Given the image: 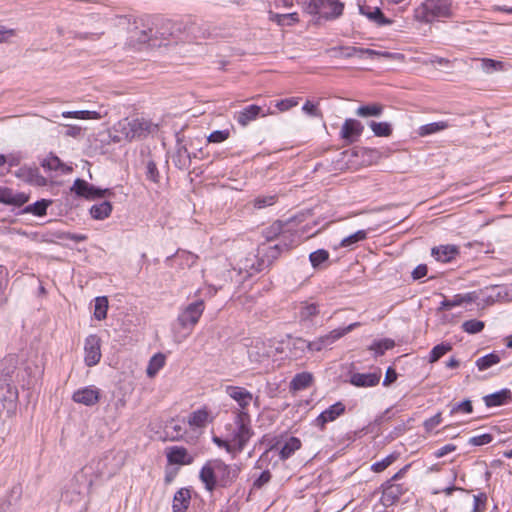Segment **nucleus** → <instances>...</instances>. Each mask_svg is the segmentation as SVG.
Segmentation results:
<instances>
[{"mask_svg": "<svg viewBox=\"0 0 512 512\" xmlns=\"http://www.w3.org/2000/svg\"><path fill=\"white\" fill-rule=\"evenodd\" d=\"M151 122L143 118H124L113 125L110 137L113 142H131L146 137L151 130Z\"/></svg>", "mask_w": 512, "mask_h": 512, "instance_id": "f257e3e1", "label": "nucleus"}, {"mask_svg": "<svg viewBox=\"0 0 512 512\" xmlns=\"http://www.w3.org/2000/svg\"><path fill=\"white\" fill-rule=\"evenodd\" d=\"M205 310V304L203 300H197L193 303L188 304L178 314L176 323L174 325L175 337L182 341L191 335L194 327L199 322L203 312Z\"/></svg>", "mask_w": 512, "mask_h": 512, "instance_id": "f03ea898", "label": "nucleus"}, {"mask_svg": "<svg viewBox=\"0 0 512 512\" xmlns=\"http://www.w3.org/2000/svg\"><path fill=\"white\" fill-rule=\"evenodd\" d=\"M454 15L453 0H424L414 10V18L421 23H433Z\"/></svg>", "mask_w": 512, "mask_h": 512, "instance_id": "7ed1b4c3", "label": "nucleus"}, {"mask_svg": "<svg viewBox=\"0 0 512 512\" xmlns=\"http://www.w3.org/2000/svg\"><path fill=\"white\" fill-rule=\"evenodd\" d=\"M304 10L310 15H318L326 21H333L343 15L345 4L340 0H305Z\"/></svg>", "mask_w": 512, "mask_h": 512, "instance_id": "20e7f679", "label": "nucleus"}, {"mask_svg": "<svg viewBox=\"0 0 512 512\" xmlns=\"http://www.w3.org/2000/svg\"><path fill=\"white\" fill-rule=\"evenodd\" d=\"M17 365L18 357L15 354H9L0 360V381H3V385L0 384V390L6 388V393L2 395L3 400L15 402L18 399L17 388L7 382L15 372Z\"/></svg>", "mask_w": 512, "mask_h": 512, "instance_id": "39448f33", "label": "nucleus"}, {"mask_svg": "<svg viewBox=\"0 0 512 512\" xmlns=\"http://www.w3.org/2000/svg\"><path fill=\"white\" fill-rule=\"evenodd\" d=\"M252 435L250 415L246 411H239L235 417V429L230 434L231 442L237 453L245 448Z\"/></svg>", "mask_w": 512, "mask_h": 512, "instance_id": "423d86ee", "label": "nucleus"}, {"mask_svg": "<svg viewBox=\"0 0 512 512\" xmlns=\"http://www.w3.org/2000/svg\"><path fill=\"white\" fill-rule=\"evenodd\" d=\"M71 191L80 197H84L88 200H95L98 198L110 197L114 193L110 189H101L89 184L83 179H76Z\"/></svg>", "mask_w": 512, "mask_h": 512, "instance_id": "0eeeda50", "label": "nucleus"}, {"mask_svg": "<svg viewBox=\"0 0 512 512\" xmlns=\"http://www.w3.org/2000/svg\"><path fill=\"white\" fill-rule=\"evenodd\" d=\"M217 482L220 487L231 486L239 476L241 468L237 464L228 465L220 459H215Z\"/></svg>", "mask_w": 512, "mask_h": 512, "instance_id": "6e6552de", "label": "nucleus"}, {"mask_svg": "<svg viewBox=\"0 0 512 512\" xmlns=\"http://www.w3.org/2000/svg\"><path fill=\"white\" fill-rule=\"evenodd\" d=\"M193 26V23L190 21H171L166 20L161 24L159 30L156 31L157 34L163 39L168 38H180L183 34L189 32Z\"/></svg>", "mask_w": 512, "mask_h": 512, "instance_id": "1a4fd4ad", "label": "nucleus"}, {"mask_svg": "<svg viewBox=\"0 0 512 512\" xmlns=\"http://www.w3.org/2000/svg\"><path fill=\"white\" fill-rule=\"evenodd\" d=\"M84 361L88 367L95 366L101 359V339L96 334H90L85 339Z\"/></svg>", "mask_w": 512, "mask_h": 512, "instance_id": "9d476101", "label": "nucleus"}, {"mask_svg": "<svg viewBox=\"0 0 512 512\" xmlns=\"http://www.w3.org/2000/svg\"><path fill=\"white\" fill-rule=\"evenodd\" d=\"M100 397L101 390L90 385L76 390L72 395V400L85 406H94L99 402Z\"/></svg>", "mask_w": 512, "mask_h": 512, "instance_id": "9b49d317", "label": "nucleus"}, {"mask_svg": "<svg viewBox=\"0 0 512 512\" xmlns=\"http://www.w3.org/2000/svg\"><path fill=\"white\" fill-rule=\"evenodd\" d=\"M363 130L364 126L360 121L348 118L341 127L340 137L346 144H352L359 139Z\"/></svg>", "mask_w": 512, "mask_h": 512, "instance_id": "f8f14e48", "label": "nucleus"}, {"mask_svg": "<svg viewBox=\"0 0 512 512\" xmlns=\"http://www.w3.org/2000/svg\"><path fill=\"white\" fill-rule=\"evenodd\" d=\"M382 488L381 502L386 507L394 505L405 492L401 484L392 483L391 481H386Z\"/></svg>", "mask_w": 512, "mask_h": 512, "instance_id": "ddd939ff", "label": "nucleus"}, {"mask_svg": "<svg viewBox=\"0 0 512 512\" xmlns=\"http://www.w3.org/2000/svg\"><path fill=\"white\" fill-rule=\"evenodd\" d=\"M292 246L293 240H290L289 242L277 243L273 246H260L259 253L262 254L261 258H264L266 261V268L269 267L284 250H289Z\"/></svg>", "mask_w": 512, "mask_h": 512, "instance_id": "4468645a", "label": "nucleus"}, {"mask_svg": "<svg viewBox=\"0 0 512 512\" xmlns=\"http://www.w3.org/2000/svg\"><path fill=\"white\" fill-rule=\"evenodd\" d=\"M266 241L278 240V243L289 242L292 236L284 231V224L281 221H275L270 226L266 227L262 232Z\"/></svg>", "mask_w": 512, "mask_h": 512, "instance_id": "2eb2a0df", "label": "nucleus"}, {"mask_svg": "<svg viewBox=\"0 0 512 512\" xmlns=\"http://www.w3.org/2000/svg\"><path fill=\"white\" fill-rule=\"evenodd\" d=\"M215 459L205 463L199 473L200 480L204 483L205 489L209 492L215 490L218 485L215 469Z\"/></svg>", "mask_w": 512, "mask_h": 512, "instance_id": "dca6fc26", "label": "nucleus"}, {"mask_svg": "<svg viewBox=\"0 0 512 512\" xmlns=\"http://www.w3.org/2000/svg\"><path fill=\"white\" fill-rule=\"evenodd\" d=\"M225 391L230 398L237 402L240 411H245L253 399V395L243 387L227 386Z\"/></svg>", "mask_w": 512, "mask_h": 512, "instance_id": "f3484780", "label": "nucleus"}, {"mask_svg": "<svg viewBox=\"0 0 512 512\" xmlns=\"http://www.w3.org/2000/svg\"><path fill=\"white\" fill-rule=\"evenodd\" d=\"M93 464L94 462H91L88 465L84 466L75 475L76 481L79 482L82 486L79 488L78 493H81L83 490L89 491L94 481L99 477V474L94 473Z\"/></svg>", "mask_w": 512, "mask_h": 512, "instance_id": "a211bd4d", "label": "nucleus"}, {"mask_svg": "<svg viewBox=\"0 0 512 512\" xmlns=\"http://www.w3.org/2000/svg\"><path fill=\"white\" fill-rule=\"evenodd\" d=\"M16 176L29 184L37 186H44L47 182L37 167L23 166L18 169Z\"/></svg>", "mask_w": 512, "mask_h": 512, "instance_id": "6ab92c4d", "label": "nucleus"}, {"mask_svg": "<svg viewBox=\"0 0 512 512\" xmlns=\"http://www.w3.org/2000/svg\"><path fill=\"white\" fill-rule=\"evenodd\" d=\"M348 52H347V56L348 57H359V58H363L364 56H367L371 59H374L376 57H382V58H385V59H394V58H398L400 56V54H395V53H391V52H387V51H377V50H373V49H369V48H358V47H350L347 49Z\"/></svg>", "mask_w": 512, "mask_h": 512, "instance_id": "aec40b11", "label": "nucleus"}, {"mask_svg": "<svg viewBox=\"0 0 512 512\" xmlns=\"http://www.w3.org/2000/svg\"><path fill=\"white\" fill-rule=\"evenodd\" d=\"M381 372L353 373L349 382L355 387H374L379 384Z\"/></svg>", "mask_w": 512, "mask_h": 512, "instance_id": "412c9836", "label": "nucleus"}, {"mask_svg": "<svg viewBox=\"0 0 512 512\" xmlns=\"http://www.w3.org/2000/svg\"><path fill=\"white\" fill-rule=\"evenodd\" d=\"M345 412V405L342 402H336L331 405L329 408L324 410L317 418L316 425L321 429L325 427L328 422L334 421L340 415Z\"/></svg>", "mask_w": 512, "mask_h": 512, "instance_id": "4be33fe9", "label": "nucleus"}, {"mask_svg": "<svg viewBox=\"0 0 512 512\" xmlns=\"http://www.w3.org/2000/svg\"><path fill=\"white\" fill-rule=\"evenodd\" d=\"M359 326H360L359 322H354L344 328L334 329V330L330 331L329 333L322 335L318 338H319L320 342L322 343V346L324 348H327L328 346L332 345L334 342L339 340L341 337H343L344 335H346L347 333L351 332L353 329H355L356 327H359Z\"/></svg>", "mask_w": 512, "mask_h": 512, "instance_id": "5701e85b", "label": "nucleus"}, {"mask_svg": "<svg viewBox=\"0 0 512 512\" xmlns=\"http://www.w3.org/2000/svg\"><path fill=\"white\" fill-rule=\"evenodd\" d=\"M167 460L170 464L188 465L192 463L193 457L186 448L173 446L168 449Z\"/></svg>", "mask_w": 512, "mask_h": 512, "instance_id": "b1692460", "label": "nucleus"}, {"mask_svg": "<svg viewBox=\"0 0 512 512\" xmlns=\"http://www.w3.org/2000/svg\"><path fill=\"white\" fill-rule=\"evenodd\" d=\"M510 400H512V393L507 388L494 392L492 394L485 395L483 397V402L488 408L505 405Z\"/></svg>", "mask_w": 512, "mask_h": 512, "instance_id": "393cba45", "label": "nucleus"}, {"mask_svg": "<svg viewBox=\"0 0 512 512\" xmlns=\"http://www.w3.org/2000/svg\"><path fill=\"white\" fill-rule=\"evenodd\" d=\"M240 264V270H245L248 276H253L266 268L265 259L258 258L256 255L246 257L240 261Z\"/></svg>", "mask_w": 512, "mask_h": 512, "instance_id": "a878e982", "label": "nucleus"}, {"mask_svg": "<svg viewBox=\"0 0 512 512\" xmlns=\"http://www.w3.org/2000/svg\"><path fill=\"white\" fill-rule=\"evenodd\" d=\"M459 253L458 247L455 245H440L433 247L431 250L432 256L440 262L448 263L452 261Z\"/></svg>", "mask_w": 512, "mask_h": 512, "instance_id": "bb28decb", "label": "nucleus"}, {"mask_svg": "<svg viewBox=\"0 0 512 512\" xmlns=\"http://www.w3.org/2000/svg\"><path fill=\"white\" fill-rule=\"evenodd\" d=\"M359 11L360 14L366 16L369 20L376 23L378 26L389 25L392 23V20L386 18L378 7L363 5L359 6Z\"/></svg>", "mask_w": 512, "mask_h": 512, "instance_id": "cd10ccee", "label": "nucleus"}, {"mask_svg": "<svg viewBox=\"0 0 512 512\" xmlns=\"http://www.w3.org/2000/svg\"><path fill=\"white\" fill-rule=\"evenodd\" d=\"M262 108L258 105H249L235 113L234 118L241 126H247L251 121L255 120L261 113Z\"/></svg>", "mask_w": 512, "mask_h": 512, "instance_id": "c85d7f7f", "label": "nucleus"}, {"mask_svg": "<svg viewBox=\"0 0 512 512\" xmlns=\"http://www.w3.org/2000/svg\"><path fill=\"white\" fill-rule=\"evenodd\" d=\"M476 299L474 293L456 294L452 299H446L440 303L438 311L450 310L453 307L461 306L464 303H471Z\"/></svg>", "mask_w": 512, "mask_h": 512, "instance_id": "c756f323", "label": "nucleus"}, {"mask_svg": "<svg viewBox=\"0 0 512 512\" xmlns=\"http://www.w3.org/2000/svg\"><path fill=\"white\" fill-rule=\"evenodd\" d=\"M191 499V491L187 488L179 489L173 498V512H186Z\"/></svg>", "mask_w": 512, "mask_h": 512, "instance_id": "7c9ffc66", "label": "nucleus"}, {"mask_svg": "<svg viewBox=\"0 0 512 512\" xmlns=\"http://www.w3.org/2000/svg\"><path fill=\"white\" fill-rule=\"evenodd\" d=\"M313 381V375L309 372L296 374L290 382V389L300 391L308 388Z\"/></svg>", "mask_w": 512, "mask_h": 512, "instance_id": "2f4dec72", "label": "nucleus"}, {"mask_svg": "<svg viewBox=\"0 0 512 512\" xmlns=\"http://www.w3.org/2000/svg\"><path fill=\"white\" fill-rule=\"evenodd\" d=\"M106 115V112L102 111H90V110H80V111H64L62 116L64 118H75V119H101Z\"/></svg>", "mask_w": 512, "mask_h": 512, "instance_id": "473e14b6", "label": "nucleus"}, {"mask_svg": "<svg viewBox=\"0 0 512 512\" xmlns=\"http://www.w3.org/2000/svg\"><path fill=\"white\" fill-rule=\"evenodd\" d=\"M301 448V441L297 437H290L281 447L279 451V457L281 460H287L297 450Z\"/></svg>", "mask_w": 512, "mask_h": 512, "instance_id": "72a5a7b5", "label": "nucleus"}, {"mask_svg": "<svg viewBox=\"0 0 512 512\" xmlns=\"http://www.w3.org/2000/svg\"><path fill=\"white\" fill-rule=\"evenodd\" d=\"M42 166L48 170H60L62 173H70L72 171V167L67 166L57 156L52 154L43 160Z\"/></svg>", "mask_w": 512, "mask_h": 512, "instance_id": "f704fd0d", "label": "nucleus"}, {"mask_svg": "<svg viewBox=\"0 0 512 512\" xmlns=\"http://www.w3.org/2000/svg\"><path fill=\"white\" fill-rule=\"evenodd\" d=\"M112 204L109 201H103L100 204H95L90 208L92 218L96 220H104L111 215Z\"/></svg>", "mask_w": 512, "mask_h": 512, "instance_id": "c9c22d12", "label": "nucleus"}, {"mask_svg": "<svg viewBox=\"0 0 512 512\" xmlns=\"http://www.w3.org/2000/svg\"><path fill=\"white\" fill-rule=\"evenodd\" d=\"M209 412L206 408L198 409L189 415L188 423L194 427H204L209 420Z\"/></svg>", "mask_w": 512, "mask_h": 512, "instance_id": "e433bc0d", "label": "nucleus"}, {"mask_svg": "<svg viewBox=\"0 0 512 512\" xmlns=\"http://www.w3.org/2000/svg\"><path fill=\"white\" fill-rule=\"evenodd\" d=\"M319 306L316 303H302L299 310V318L301 321H312L319 314Z\"/></svg>", "mask_w": 512, "mask_h": 512, "instance_id": "4c0bfd02", "label": "nucleus"}, {"mask_svg": "<svg viewBox=\"0 0 512 512\" xmlns=\"http://www.w3.org/2000/svg\"><path fill=\"white\" fill-rule=\"evenodd\" d=\"M479 61L481 62V69L486 74L506 70V64L502 61L491 58H481Z\"/></svg>", "mask_w": 512, "mask_h": 512, "instance_id": "58836bf2", "label": "nucleus"}, {"mask_svg": "<svg viewBox=\"0 0 512 512\" xmlns=\"http://www.w3.org/2000/svg\"><path fill=\"white\" fill-rule=\"evenodd\" d=\"M501 357L497 352H492L482 356L476 360V366L480 371L487 370L488 368L500 362Z\"/></svg>", "mask_w": 512, "mask_h": 512, "instance_id": "ea45409f", "label": "nucleus"}, {"mask_svg": "<svg viewBox=\"0 0 512 512\" xmlns=\"http://www.w3.org/2000/svg\"><path fill=\"white\" fill-rule=\"evenodd\" d=\"M52 204V200L42 199L24 208L25 213H31L36 216L46 215L47 208Z\"/></svg>", "mask_w": 512, "mask_h": 512, "instance_id": "a19ab883", "label": "nucleus"}, {"mask_svg": "<svg viewBox=\"0 0 512 512\" xmlns=\"http://www.w3.org/2000/svg\"><path fill=\"white\" fill-rule=\"evenodd\" d=\"M367 238L366 230H358L357 232L343 238L340 247L353 249L354 246Z\"/></svg>", "mask_w": 512, "mask_h": 512, "instance_id": "79ce46f5", "label": "nucleus"}, {"mask_svg": "<svg viewBox=\"0 0 512 512\" xmlns=\"http://www.w3.org/2000/svg\"><path fill=\"white\" fill-rule=\"evenodd\" d=\"M306 350L309 351V341L303 338H294L292 340L290 353L294 358L301 357Z\"/></svg>", "mask_w": 512, "mask_h": 512, "instance_id": "37998d69", "label": "nucleus"}, {"mask_svg": "<svg viewBox=\"0 0 512 512\" xmlns=\"http://www.w3.org/2000/svg\"><path fill=\"white\" fill-rule=\"evenodd\" d=\"M108 299L105 296L95 298L94 317L101 321L107 317Z\"/></svg>", "mask_w": 512, "mask_h": 512, "instance_id": "c03bdc74", "label": "nucleus"}, {"mask_svg": "<svg viewBox=\"0 0 512 512\" xmlns=\"http://www.w3.org/2000/svg\"><path fill=\"white\" fill-rule=\"evenodd\" d=\"M383 112V106L381 104H370L360 106L356 110V115L359 117H369V116H380Z\"/></svg>", "mask_w": 512, "mask_h": 512, "instance_id": "a18cd8bd", "label": "nucleus"}, {"mask_svg": "<svg viewBox=\"0 0 512 512\" xmlns=\"http://www.w3.org/2000/svg\"><path fill=\"white\" fill-rule=\"evenodd\" d=\"M446 128H448V123L445 121H439V122L425 124L419 128V135L427 136V135L442 131Z\"/></svg>", "mask_w": 512, "mask_h": 512, "instance_id": "49530a36", "label": "nucleus"}, {"mask_svg": "<svg viewBox=\"0 0 512 512\" xmlns=\"http://www.w3.org/2000/svg\"><path fill=\"white\" fill-rule=\"evenodd\" d=\"M369 126L373 131L374 135L378 137H387L390 136L392 133L391 125L387 122L371 121Z\"/></svg>", "mask_w": 512, "mask_h": 512, "instance_id": "de8ad7c7", "label": "nucleus"}, {"mask_svg": "<svg viewBox=\"0 0 512 512\" xmlns=\"http://www.w3.org/2000/svg\"><path fill=\"white\" fill-rule=\"evenodd\" d=\"M165 364V357L162 354L154 355L147 367V375L153 377Z\"/></svg>", "mask_w": 512, "mask_h": 512, "instance_id": "09e8293b", "label": "nucleus"}, {"mask_svg": "<svg viewBox=\"0 0 512 512\" xmlns=\"http://www.w3.org/2000/svg\"><path fill=\"white\" fill-rule=\"evenodd\" d=\"M452 349L450 343H441L433 347L430 352L429 362L434 363L437 362L442 356H444L447 352Z\"/></svg>", "mask_w": 512, "mask_h": 512, "instance_id": "8fccbe9b", "label": "nucleus"}, {"mask_svg": "<svg viewBox=\"0 0 512 512\" xmlns=\"http://www.w3.org/2000/svg\"><path fill=\"white\" fill-rule=\"evenodd\" d=\"M394 345H395V343H394L393 340H391V339H383V340L374 342L370 346L369 349L374 351L376 356H380V355H383L386 350H389V349L393 348Z\"/></svg>", "mask_w": 512, "mask_h": 512, "instance_id": "3c124183", "label": "nucleus"}, {"mask_svg": "<svg viewBox=\"0 0 512 512\" xmlns=\"http://www.w3.org/2000/svg\"><path fill=\"white\" fill-rule=\"evenodd\" d=\"M485 327L483 321L477 319L467 320L462 323V329L464 332L468 334H476L481 332Z\"/></svg>", "mask_w": 512, "mask_h": 512, "instance_id": "603ef678", "label": "nucleus"}, {"mask_svg": "<svg viewBox=\"0 0 512 512\" xmlns=\"http://www.w3.org/2000/svg\"><path fill=\"white\" fill-rule=\"evenodd\" d=\"M397 458H398V454L392 453V454L386 456L384 459L375 462L372 465L371 469L376 473L382 472L387 467H389Z\"/></svg>", "mask_w": 512, "mask_h": 512, "instance_id": "864d4df0", "label": "nucleus"}, {"mask_svg": "<svg viewBox=\"0 0 512 512\" xmlns=\"http://www.w3.org/2000/svg\"><path fill=\"white\" fill-rule=\"evenodd\" d=\"M472 412H473V405H472V402L468 399H466L460 403L453 404L450 409V415H454L457 413L471 414Z\"/></svg>", "mask_w": 512, "mask_h": 512, "instance_id": "5fc2aeb1", "label": "nucleus"}, {"mask_svg": "<svg viewBox=\"0 0 512 512\" xmlns=\"http://www.w3.org/2000/svg\"><path fill=\"white\" fill-rule=\"evenodd\" d=\"M328 258H329V253H328V251H326L324 249H319L317 251H314L309 256L311 265L314 268H318L323 262L327 261Z\"/></svg>", "mask_w": 512, "mask_h": 512, "instance_id": "6e6d98bb", "label": "nucleus"}, {"mask_svg": "<svg viewBox=\"0 0 512 512\" xmlns=\"http://www.w3.org/2000/svg\"><path fill=\"white\" fill-rule=\"evenodd\" d=\"M9 202H6V204L9 205H15V206H22L25 204L29 197L25 193H13V191L10 189V195H9Z\"/></svg>", "mask_w": 512, "mask_h": 512, "instance_id": "4d7b16f0", "label": "nucleus"}, {"mask_svg": "<svg viewBox=\"0 0 512 512\" xmlns=\"http://www.w3.org/2000/svg\"><path fill=\"white\" fill-rule=\"evenodd\" d=\"M146 178L154 183L159 182V171L154 161H148L146 165Z\"/></svg>", "mask_w": 512, "mask_h": 512, "instance_id": "13d9d810", "label": "nucleus"}, {"mask_svg": "<svg viewBox=\"0 0 512 512\" xmlns=\"http://www.w3.org/2000/svg\"><path fill=\"white\" fill-rule=\"evenodd\" d=\"M487 502V495L484 492H481L477 495H474V504L472 512H483Z\"/></svg>", "mask_w": 512, "mask_h": 512, "instance_id": "bf43d9fd", "label": "nucleus"}, {"mask_svg": "<svg viewBox=\"0 0 512 512\" xmlns=\"http://www.w3.org/2000/svg\"><path fill=\"white\" fill-rule=\"evenodd\" d=\"M212 441L219 448H224L228 453H237L236 449H234V444H232L231 439H222L218 436H213Z\"/></svg>", "mask_w": 512, "mask_h": 512, "instance_id": "052dcab7", "label": "nucleus"}, {"mask_svg": "<svg viewBox=\"0 0 512 512\" xmlns=\"http://www.w3.org/2000/svg\"><path fill=\"white\" fill-rule=\"evenodd\" d=\"M230 135L229 130H216L208 136L209 143H221L228 139Z\"/></svg>", "mask_w": 512, "mask_h": 512, "instance_id": "680f3d73", "label": "nucleus"}, {"mask_svg": "<svg viewBox=\"0 0 512 512\" xmlns=\"http://www.w3.org/2000/svg\"><path fill=\"white\" fill-rule=\"evenodd\" d=\"M275 201L276 196L274 195L259 196L254 200V206L258 209H261L273 205Z\"/></svg>", "mask_w": 512, "mask_h": 512, "instance_id": "e2e57ef3", "label": "nucleus"}, {"mask_svg": "<svg viewBox=\"0 0 512 512\" xmlns=\"http://www.w3.org/2000/svg\"><path fill=\"white\" fill-rule=\"evenodd\" d=\"M271 473L269 470L263 471L257 479L254 480L252 487L254 489H261L264 485L270 482Z\"/></svg>", "mask_w": 512, "mask_h": 512, "instance_id": "0e129e2a", "label": "nucleus"}, {"mask_svg": "<svg viewBox=\"0 0 512 512\" xmlns=\"http://www.w3.org/2000/svg\"><path fill=\"white\" fill-rule=\"evenodd\" d=\"M492 440H493V436L489 433H485V434L474 436V437L470 438L469 443L474 446H482L485 444H489L490 442H492Z\"/></svg>", "mask_w": 512, "mask_h": 512, "instance_id": "69168bd1", "label": "nucleus"}, {"mask_svg": "<svg viewBox=\"0 0 512 512\" xmlns=\"http://www.w3.org/2000/svg\"><path fill=\"white\" fill-rule=\"evenodd\" d=\"M442 422V415L440 412L424 421V428L427 432L432 431Z\"/></svg>", "mask_w": 512, "mask_h": 512, "instance_id": "338daca9", "label": "nucleus"}, {"mask_svg": "<svg viewBox=\"0 0 512 512\" xmlns=\"http://www.w3.org/2000/svg\"><path fill=\"white\" fill-rule=\"evenodd\" d=\"M65 128L63 135L66 137L79 138L82 134V128L76 125H62Z\"/></svg>", "mask_w": 512, "mask_h": 512, "instance_id": "774afa93", "label": "nucleus"}]
</instances>
